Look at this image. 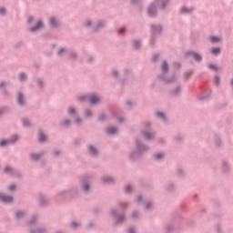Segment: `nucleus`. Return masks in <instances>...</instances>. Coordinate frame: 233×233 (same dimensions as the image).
<instances>
[{
  "instance_id": "f704fd0d",
  "label": "nucleus",
  "mask_w": 233,
  "mask_h": 233,
  "mask_svg": "<svg viewBox=\"0 0 233 233\" xmlns=\"http://www.w3.org/2000/svg\"><path fill=\"white\" fill-rule=\"evenodd\" d=\"M71 227H77V223H75V222H73V223H71Z\"/></svg>"
},
{
  "instance_id": "a19ab883",
  "label": "nucleus",
  "mask_w": 233,
  "mask_h": 233,
  "mask_svg": "<svg viewBox=\"0 0 233 233\" xmlns=\"http://www.w3.org/2000/svg\"><path fill=\"white\" fill-rule=\"evenodd\" d=\"M91 23L90 22H87L86 23V26H90Z\"/></svg>"
},
{
  "instance_id": "37998d69",
  "label": "nucleus",
  "mask_w": 233,
  "mask_h": 233,
  "mask_svg": "<svg viewBox=\"0 0 233 233\" xmlns=\"http://www.w3.org/2000/svg\"><path fill=\"white\" fill-rule=\"evenodd\" d=\"M79 121H81V119H76V123H79Z\"/></svg>"
},
{
  "instance_id": "c85d7f7f",
  "label": "nucleus",
  "mask_w": 233,
  "mask_h": 233,
  "mask_svg": "<svg viewBox=\"0 0 233 233\" xmlns=\"http://www.w3.org/2000/svg\"><path fill=\"white\" fill-rule=\"evenodd\" d=\"M215 81H216V84L218 85L219 84V77L216 76Z\"/></svg>"
},
{
  "instance_id": "39448f33",
  "label": "nucleus",
  "mask_w": 233,
  "mask_h": 233,
  "mask_svg": "<svg viewBox=\"0 0 233 233\" xmlns=\"http://www.w3.org/2000/svg\"><path fill=\"white\" fill-rule=\"evenodd\" d=\"M41 26H43V22L38 21L37 25L34 28H31V32H37Z\"/></svg>"
},
{
  "instance_id": "f257e3e1",
  "label": "nucleus",
  "mask_w": 233,
  "mask_h": 233,
  "mask_svg": "<svg viewBox=\"0 0 233 233\" xmlns=\"http://www.w3.org/2000/svg\"><path fill=\"white\" fill-rule=\"evenodd\" d=\"M0 199L2 201H4V203H12V201H14V198L8 197V196H5V195H3L1 193H0Z\"/></svg>"
},
{
  "instance_id": "9d476101",
  "label": "nucleus",
  "mask_w": 233,
  "mask_h": 233,
  "mask_svg": "<svg viewBox=\"0 0 233 233\" xmlns=\"http://www.w3.org/2000/svg\"><path fill=\"white\" fill-rule=\"evenodd\" d=\"M50 25L54 27L57 26V21H56V18L52 17L50 19Z\"/></svg>"
},
{
  "instance_id": "cd10ccee",
  "label": "nucleus",
  "mask_w": 233,
  "mask_h": 233,
  "mask_svg": "<svg viewBox=\"0 0 233 233\" xmlns=\"http://www.w3.org/2000/svg\"><path fill=\"white\" fill-rule=\"evenodd\" d=\"M63 52H65V49H64V48H61V49L58 51V55L61 56V54H63Z\"/></svg>"
},
{
  "instance_id": "49530a36",
  "label": "nucleus",
  "mask_w": 233,
  "mask_h": 233,
  "mask_svg": "<svg viewBox=\"0 0 233 233\" xmlns=\"http://www.w3.org/2000/svg\"><path fill=\"white\" fill-rule=\"evenodd\" d=\"M124 30H125V29H121L120 33H123Z\"/></svg>"
},
{
  "instance_id": "1a4fd4ad",
  "label": "nucleus",
  "mask_w": 233,
  "mask_h": 233,
  "mask_svg": "<svg viewBox=\"0 0 233 233\" xmlns=\"http://www.w3.org/2000/svg\"><path fill=\"white\" fill-rule=\"evenodd\" d=\"M117 132V129L116 127H108L107 128V134H116Z\"/></svg>"
},
{
  "instance_id": "6e6552de",
  "label": "nucleus",
  "mask_w": 233,
  "mask_h": 233,
  "mask_svg": "<svg viewBox=\"0 0 233 233\" xmlns=\"http://www.w3.org/2000/svg\"><path fill=\"white\" fill-rule=\"evenodd\" d=\"M9 143H12V140H1L0 147H6Z\"/></svg>"
},
{
  "instance_id": "a211bd4d",
  "label": "nucleus",
  "mask_w": 233,
  "mask_h": 233,
  "mask_svg": "<svg viewBox=\"0 0 233 233\" xmlns=\"http://www.w3.org/2000/svg\"><path fill=\"white\" fill-rule=\"evenodd\" d=\"M156 159H161V157H163V153H158L157 155H155Z\"/></svg>"
},
{
  "instance_id": "7ed1b4c3",
  "label": "nucleus",
  "mask_w": 233,
  "mask_h": 233,
  "mask_svg": "<svg viewBox=\"0 0 233 233\" xmlns=\"http://www.w3.org/2000/svg\"><path fill=\"white\" fill-rule=\"evenodd\" d=\"M148 15L151 17L156 15V7L154 5H150L148 8Z\"/></svg>"
},
{
  "instance_id": "ea45409f",
  "label": "nucleus",
  "mask_w": 233,
  "mask_h": 233,
  "mask_svg": "<svg viewBox=\"0 0 233 233\" xmlns=\"http://www.w3.org/2000/svg\"><path fill=\"white\" fill-rule=\"evenodd\" d=\"M157 58V56H155L153 57V61H156Z\"/></svg>"
},
{
  "instance_id": "412c9836",
  "label": "nucleus",
  "mask_w": 233,
  "mask_h": 233,
  "mask_svg": "<svg viewBox=\"0 0 233 233\" xmlns=\"http://www.w3.org/2000/svg\"><path fill=\"white\" fill-rule=\"evenodd\" d=\"M134 46H135V48H139V42L138 41H135L134 42Z\"/></svg>"
},
{
  "instance_id": "423d86ee",
  "label": "nucleus",
  "mask_w": 233,
  "mask_h": 233,
  "mask_svg": "<svg viewBox=\"0 0 233 233\" xmlns=\"http://www.w3.org/2000/svg\"><path fill=\"white\" fill-rule=\"evenodd\" d=\"M38 139L41 143H43V141L46 140V136H45L43 133H39Z\"/></svg>"
},
{
  "instance_id": "f8f14e48",
  "label": "nucleus",
  "mask_w": 233,
  "mask_h": 233,
  "mask_svg": "<svg viewBox=\"0 0 233 233\" xmlns=\"http://www.w3.org/2000/svg\"><path fill=\"white\" fill-rule=\"evenodd\" d=\"M17 101H18L19 105H23V95L18 94Z\"/></svg>"
},
{
  "instance_id": "2f4dec72",
  "label": "nucleus",
  "mask_w": 233,
  "mask_h": 233,
  "mask_svg": "<svg viewBox=\"0 0 233 233\" xmlns=\"http://www.w3.org/2000/svg\"><path fill=\"white\" fill-rule=\"evenodd\" d=\"M5 8H0V14H5Z\"/></svg>"
},
{
  "instance_id": "c9c22d12",
  "label": "nucleus",
  "mask_w": 233,
  "mask_h": 233,
  "mask_svg": "<svg viewBox=\"0 0 233 233\" xmlns=\"http://www.w3.org/2000/svg\"><path fill=\"white\" fill-rule=\"evenodd\" d=\"M26 121H27V120H25V121H24L25 127H28V125H30L29 123H26Z\"/></svg>"
},
{
  "instance_id": "aec40b11",
  "label": "nucleus",
  "mask_w": 233,
  "mask_h": 233,
  "mask_svg": "<svg viewBox=\"0 0 233 233\" xmlns=\"http://www.w3.org/2000/svg\"><path fill=\"white\" fill-rule=\"evenodd\" d=\"M157 116L161 117V119H165V115L163 113H157Z\"/></svg>"
},
{
  "instance_id": "2eb2a0df",
  "label": "nucleus",
  "mask_w": 233,
  "mask_h": 233,
  "mask_svg": "<svg viewBox=\"0 0 233 233\" xmlns=\"http://www.w3.org/2000/svg\"><path fill=\"white\" fill-rule=\"evenodd\" d=\"M145 137L146 139H152V137H154V135L150 134V133H145Z\"/></svg>"
},
{
  "instance_id": "ddd939ff",
  "label": "nucleus",
  "mask_w": 233,
  "mask_h": 233,
  "mask_svg": "<svg viewBox=\"0 0 233 233\" xmlns=\"http://www.w3.org/2000/svg\"><path fill=\"white\" fill-rule=\"evenodd\" d=\"M210 41H211V43H218V42H219V38H218L216 36H211Z\"/></svg>"
},
{
  "instance_id": "5701e85b",
  "label": "nucleus",
  "mask_w": 233,
  "mask_h": 233,
  "mask_svg": "<svg viewBox=\"0 0 233 233\" xmlns=\"http://www.w3.org/2000/svg\"><path fill=\"white\" fill-rule=\"evenodd\" d=\"M88 188H90V187L87 184L83 186V190L86 191Z\"/></svg>"
},
{
  "instance_id": "4468645a",
  "label": "nucleus",
  "mask_w": 233,
  "mask_h": 233,
  "mask_svg": "<svg viewBox=\"0 0 233 233\" xmlns=\"http://www.w3.org/2000/svg\"><path fill=\"white\" fill-rule=\"evenodd\" d=\"M25 79H26V75H25V73H21V74L19 75V80H20V81H23V80H25Z\"/></svg>"
},
{
  "instance_id": "bb28decb",
  "label": "nucleus",
  "mask_w": 233,
  "mask_h": 233,
  "mask_svg": "<svg viewBox=\"0 0 233 233\" xmlns=\"http://www.w3.org/2000/svg\"><path fill=\"white\" fill-rule=\"evenodd\" d=\"M131 188H132V187L127 186L126 187V192H130Z\"/></svg>"
},
{
  "instance_id": "9b49d317",
  "label": "nucleus",
  "mask_w": 233,
  "mask_h": 233,
  "mask_svg": "<svg viewBox=\"0 0 233 233\" xmlns=\"http://www.w3.org/2000/svg\"><path fill=\"white\" fill-rule=\"evenodd\" d=\"M162 70L163 72H167V70H168V64H167V62L162 63Z\"/></svg>"
},
{
  "instance_id": "b1692460",
  "label": "nucleus",
  "mask_w": 233,
  "mask_h": 233,
  "mask_svg": "<svg viewBox=\"0 0 233 233\" xmlns=\"http://www.w3.org/2000/svg\"><path fill=\"white\" fill-rule=\"evenodd\" d=\"M86 117H90V116H92V112L86 111Z\"/></svg>"
},
{
  "instance_id": "0eeeda50",
  "label": "nucleus",
  "mask_w": 233,
  "mask_h": 233,
  "mask_svg": "<svg viewBox=\"0 0 233 233\" xmlns=\"http://www.w3.org/2000/svg\"><path fill=\"white\" fill-rule=\"evenodd\" d=\"M89 152H90V154H92V156H96V154H97V149L95 148L94 147L90 146Z\"/></svg>"
},
{
  "instance_id": "393cba45",
  "label": "nucleus",
  "mask_w": 233,
  "mask_h": 233,
  "mask_svg": "<svg viewBox=\"0 0 233 233\" xmlns=\"http://www.w3.org/2000/svg\"><path fill=\"white\" fill-rule=\"evenodd\" d=\"M9 190H15V185L9 186Z\"/></svg>"
},
{
  "instance_id": "a18cd8bd",
  "label": "nucleus",
  "mask_w": 233,
  "mask_h": 233,
  "mask_svg": "<svg viewBox=\"0 0 233 233\" xmlns=\"http://www.w3.org/2000/svg\"><path fill=\"white\" fill-rule=\"evenodd\" d=\"M138 201H141V197H138Z\"/></svg>"
},
{
  "instance_id": "e433bc0d",
  "label": "nucleus",
  "mask_w": 233,
  "mask_h": 233,
  "mask_svg": "<svg viewBox=\"0 0 233 233\" xmlns=\"http://www.w3.org/2000/svg\"><path fill=\"white\" fill-rule=\"evenodd\" d=\"M3 86H5V83L0 84V88H3Z\"/></svg>"
},
{
  "instance_id": "20e7f679",
  "label": "nucleus",
  "mask_w": 233,
  "mask_h": 233,
  "mask_svg": "<svg viewBox=\"0 0 233 233\" xmlns=\"http://www.w3.org/2000/svg\"><path fill=\"white\" fill-rule=\"evenodd\" d=\"M189 55L193 56V59H195V61H201V56L194 52H190Z\"/></svg>"
},
{
  "instance_id": "58836bf2",
  "label": "nucleus",
  "mask_w": 233,
  "mask_h": 233,
  "mask_svg": "<svg viewBox=\"0 0 233 233\" xmlns=\"http://www.w3.org/2000/svg\"><path fill=\"white\" fill-rule=\"evenodd\" d=\"M79 99H80V101H85V96H82Z\"/></svg>"
},
{
  "instance_id": "c03bdc74",
  "label": "nucleus",
  "mask_w": 233,
  "mask_h": 233,
  "mask_svg": "<svg viewBox=\"0 0 233 233\" xmlns=\"http://www.w3.org/2000/svg\"><path fill=\"white\" fill-rule=\"evenodd\" d=\"M68 123H69V121H66V122H65V125H68Z\"/></svg>"
},
{
  "instance_id": "4c0bfd02",
  "label": "nucleus",
  "mask_w": 233,
  "mask_h": 233,
  "mask_svg": "<svg viewBox=\"0 0 233 233\" xmlns=\"http://www.w3.org/2000/svg\"><path fill=\"white\" fill-rule=\"evenodd\" d=\"M128 233H134V229L133 228H130Z\"/></svg>"
},
{
  "instance_id": "6ab92c4d",
  "label": "nucleus",
  "mask_w": 233,
  "mask_h": 233,
  "mask_svg": "<svg viewBox=\"0 0 233 233\" xmlns=\"http://www.w3.org/2000/svg\"><path fill=\"white\" fill-rule=\"evenodd\" d=\"M208 66L211 70H218V66H216V65H209Z\"/></svg>"
},
{
  "instance_id": "4be33fe9",
  "label": "nucleus",
  "mask_w": 233,
  "mask_h": 233,
  "mask_svg": "<svg viewBox=\"0 0 233 233\" xmlns=\"http://www.w3.org/2000/svg\"><path fill=\"white\" fill-rule=\"evenodd\" d=\"M68 112H69V114H76V109L71 107L68 109Z\"/></svg>"
},
{
  "instance_id": "f3484780",
  "label": "nucleus",
  "mask_w": 233,
  "mask_h": 233,
  "mask_svg": "<svg viewBox=\"0 0 233 233\" xmlns=\"http://www.w3.org/2000/svg\"><path fill=\"white\" fill-rule=\"evenodd\" d=\"M211 53L212 54H219V48H218V47H215V48H213L212 50H211Z\"/></svg>"
},
{
  "instance_id": "79ce46f5",
  "label": "nucleus",
  "mask_w": 233,
  "mask_h": 233,
  "mask_svg": "<svg viewBox=\"0 0 233 233\" xmlns=\"http://www.w3.org/2000/svg\"><path fill=\"white\" fill-rule=\"evenodd\" d=\"M106 181H112V178L108 177Z\"/></svg>"
},
{
  "instance_id": "de8ad7c7",
  "label": "nucleus",
  "mask_w": 233,
  "mask_h": 233,
  "mask_svg": "<svg viewBox=\"0 0 233 233\" xmlns=\"http://www.w3.org/2000/svg\"><path fill=\"white\" fill-rule=\"evenodd\" d=\"M115 76H117V73H115Z\"/></svg>"
},
{
  "instance_id": "a878e982",
  "label": "nucleus",
  "mask_w": 233,
  "mask_h": 233,
  "mask_svg": "<svg viewBox=\"0 0 233 233\" xmlns=\"http://www.w3.org/2000/svg\"><path fill=\"white\" fill-rule=\"evenodd\" d=\"M21 216H23V212L21 211L16 212V218H21Z\"/></svg>"
},
{
  "instance_id": "473e14b6",
  "label": "nucleus",
  "mask_w": 233,
  "mask_h": 233,
  "mask_svg": "<svg viewBox=\"0 0 233 233\" xmlns=\"http://www.w3.org/2000/svg\"><path fill=\"white\" fill-rule=\"evenodd\" d=\"M32 21H34V18L32 16H30L27 20L28 23H31Z\"/></svg>"
},
{
  "instance_id": "7c9ffc66",
  "label": "nucleus",
  "mask_w": 233,
  "mask_h": 233,
  "mask_svg": "<svg viewBox=\"0 0 233 233\" xmlns=\"http://www.w3.org/2000/svg\"><path fill=\"white\" fill-rule=\"evenodd\" d=\"M33 159H37L39 157L38 155H32Z\"/></svg>"
},
{
  "instance_id": "72a5a7b5",
  "label": "nucleus",
  "mask_w": 233,
  "mask_h": 233,
  "mask_svg": "<svg viewBox=\"0 0 233 233\" xmlns=\"http://www.w3.org/2000/svg\"><path fill=\"white\" fill-rule=\"evenodd\" d=\"M13 139H15L13 143H15V141H17V136L13 137Z\"/></svg>"
},
{
  "instance_id": "c756f323",
  "label": "nucleus",
  "mask_w": 233,
  "mask_h": 233,
  "mask_svg": "<svg viewBox=\"0 0 233 233\" xmlns=\"http://www.w3.org/2000/svg\"><path fill=\"white\" fill-rule=\"evenodd\" d=\"M12 168L11 167H5V172H11Z\"/></svg>"
},
{
  "instance_id": "dca6fc26",
  "label": "nucleus",
  "mask_w": 233,
  "mask_h": 233,
  "mask_svg": "<svg viewBox=\"0 0 233 233\" xmlns=\"http://www.w3.org/2000/svg\"><path fill=\"white\" fill-rule=\"evenodd\" d=\"M181 12H182V14H189V12H192V10L187 9V8L183 7V8L181 9Z\"/></svg>"
},
{
  "instance_id": "f03ea898",
  "label": "nucleus",
  "mask_w": 233,
  "mask_h": 233,
  "mask_svg": "<svg viewBox=\"0 0 233 233\" xmlns=\"http://www.w3.org/2000/svg\"><path fill=\"white\" fill-rule=\"evenodd\" d=\"M89 101H90L91 105H96V103H99L100 99L98 98L97 96L91 95L89 96Z\"/></svg>"
}]
</instances>
